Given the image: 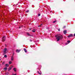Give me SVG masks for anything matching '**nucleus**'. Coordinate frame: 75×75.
<instances>
[{"label":"nucleus","mask_w":75,"mask_h":75,"mask_svg":"<svg viewBox=\"0 0 75 75\" xmlns=\"http://www.w3.org/2000/svg\"><path fill=\"white\" fill-rule=\"evenodd\" d=\"M55 37H57L56 39L57 40V41H59L60 40H62L63 38V37H62V35L58 37H57V36H55Z\"/></svg>","instance_id":"nucleus-1"},{"label":"nucleus","mask_w":75,"mask_h":75,"mask_svg":"<svg viewBox=\"0 0 75 75\" xmlns=\"http://www.w3.org/2000/svg\"><path fill=\"white\" fill-rule=\"evenodd\" d=\"M2 42H4L5 40H6V36H4L2 38Z\"/></svg>","instance_id":"nucleus-2"},{"label":"nucleus","mask_w":75,"mask_h":75,"mask_svg":"<svg viewBox=\"0 0 75 75\" xmlns=\"http://www.w3.org/2000/svg\"><path fill=\"white\" fill-rule=\"evenodd\" d=\"M7 48H5L4 49V52L5 54H6V51H7Z\"/></svg>","instance_id":"nucleus-3"},{"label":"nucleus","mask_w":75,"mask_h":75,"mask_svg":"<svg viewBox=\"0 0 75 75\" xmlns=\"http://www.w3.org/2000/svg\"><path fill=\"white\" fill-rule=\"evenodd\" d=\"M13 68V66H11V67H10L9 68H8V71H10V70H11V68Z\"/></svg>","instance_id":"nucleus-4"},{"label":"nucleus","mask_w":75,"mask_h":75,"mask_svg":"<svg viewBox=\"0 0 75 75\" xmlns=\"http://www.w3.org/2000/svg\"><path fill=\"white\" fill-rule=\"evenodd\" d=\"M73 36V35L72 34L69 35V36L67 37L68 38H70V37H71Z\"/></svg>","instance_id":"nucleus-5"},{"label":"nucleus","mask_w":75,"mask_h":75,"mask_svg":"<svg viewBox=\"0 0 75 75\" xmlns=\"http://www.w3.org/2000/svg\"><path fill=\"white\" fill-rule=\"evenodd\" d=\"M20 51H21V50H16V52H17L18 53L19 52H20Z\"/></svg>","instance_id":"nucleus-6"},{"label":"nucleus","mask_w":75,"mask_h":75,"mask_svg":"<svg viewBox=\"0 0 75 75\" xmlns=\"http://www.w3.org/2000/svg\"><path fill=\"white\" fill-rule=\"evenodd\" d=\"M67 30H64V31H63V33L64 34H67Z\"/></svg>","instance_id":"nucleus-7"},{"label":"nucleus","mask_w":75,"mask_h":75,"mask_svg":"<svg viewBox=\"0 0 75 75\" xmlns=\"http://www.w3.org/2000/svg\"><path fill=\"white\" fill-rule=\"evenodd\" d=\"M13 56L12 55V56L11 58V61H13V59H14V57H13Z\"/></svg>","instance_id":"nucleus-8"},{"label":"nucleus","mask_w":75,"mask_h":75,"mask_svg":"<svg viewBox=\"0 0 75 75\" xmlns=\"http://www.w3.org/2000/svg\"><path fill=\"white\" fill-rule=\"evenodd\" d=\"M42 24H40V25L38 26V27H42Z\"/></svg>","instance_id":"nucleus-9"},{"label":"nucleus","mask_w":75,"mask_h":75,"mask_svg":"<svg viewBox=\"0 0 75 75\" xmlns=\"http://www.w3.org/2000/svg\"><path fill=\"white\" fill-rule=\"evenodd\" d=\"M7 69V67H5L4 68V70L6 71Z\"/></svg>","instance_id":"nucleus-10"},{"label":"nucleus","mask_w":75,"mask_h":75,"mask_svg":"<svg viewBox=\"0 0 75 75\" xmlns=\"http://www.w3.org/2000/svg\"><path fill=\"white\" fill-rule=\"evenodd\" d=\"M24 50L25 52L27 53V50L25 48H24Z\"/></svg>","instance_id":"nucleus-11"},{"label":"nucleus","mask_w":75,"mask_h":75,"mask_svg":"<svg viewBox=\"0 0 75 75\" xmlns=\"http://www.w3.org/2000/svg\"><path fill=\"white\" fill-rule=\"evenodd\" d=\"M27 34L29 36H31V35L30 34L28 33H27Z\"/></svg>","instance_id":"nucleus-12"},{"label":"nucleus","mask_w":75,"mask_h":75,"mask_svg":"<svg viewBox=\"0 0 75 75\" xmlns=\"http://www.w3.org/2000/svg\"><path fill=\"white\" fill-rule=\"evenodd\" d=\"M8 66H9V65L8 64H6L5 67H8Z\"/></svg>","instance_id":"nucleus-13"},{"label":"nucleus","mask_w":75,"mask_h":75,"mask_svg":"<svg viewBox=\"0 0 75 75\" xmlns=\"http://www.w3.org/2000/svg\"><path fill=\"white\" fill-rule=\"evenodd\" d=\"M32 31L33 33H35V29H33V30H32Z\"/></svg>","instance_id":"nucleus-14"},{"label":"nucleus","mask_w":75,"mask_h":75,"mask_svg":"<svg viewBox=\"0 0 75 75\" xmlns=\"http://www.w3.org/2000/svg\"><path fill=\"white\" fill-rule=\"evenodd\" d=\"M67 42H68V44H69L70 42H71L69 41V40H68L67 41Z\"/></svg>","instance_id":"nucleus-15"},{"label":"nucleus","mask_w":75,"mask_h":75,"mask_svg":"<svg viewBox=\"0 0 75 75\" xmlns=\"http://www.w3.org/2000/svg\"><path fill=\"white\" fill-rule=\"evenodd\" d=\"M29 10H28L27 11H26L25 12V13H28V12H29Z\"/></svg>","instance_id":"nucleus-16"},{"label":"nucleus","mask_w":75,"mask_h":75,"mask_svg":"<svg viewBox=\"0 0 75 75\" xmlns=\"http://www.w3.org/2000/svg\"><path fill=\"white\" fill-rule=\"evenodd\" d=\"M13 70H14V71H16V68H14L13 69Z\"/></svg>","instance_id":"nucleus-17"},{"label":"nucleus","mask_w":75,"mask_h":75,"mask_svg":"<svg viewBox=\"0 0 75 75\" xmlns=\"http://www.w3.org/2000/svg\"><path fill=\"white\" fill-rule=\"evenodd\" d=\"M9 74L8 72H7L5 74V75H8Z\"/></svg>","instance_id":"nucleus-18"},{"label":"nucleus","mask_w":75,"mask_h":75,"mask_svg":"<svg viewBox=\"0 0 75 75\" xmlns=\"http://www.w3.org/2000/svg\"><path fill=\"white\" fill-rule=\"evenodd\" d=\"M5 63V62H3L2 63V65H4V64Z\"/></svg>","instance_id":"nucleus-19"},{"label":"nucleus","mask_w":75,"mask_h":75,"mask_svg":"<svg viewBox=\"0 0 75 75\" xmlns=\"http://www.w3.org/2000/svg\"><path fill=\"white\" fill-rule=\"evenodd\" d=\"M56 22H57V21H54L53 22V23H56Z\"/></svg>","instance_id":"nucleus-20"},{"label":"nucleus","mask_w":75,"mask_h":75,"mask_svg":"<svg viewBox=\"0 0 75 75\" xmlns=\"http://www.w3.org/2000/svg\"><path fill=\"white\" fill-rule=\"evenodd\" d=\"M4 57L5 58H7V55H5L4 56Z\"/></svg>","instance_id":"nucleus-21"},{"label":"nucleus","mask_w":75,"mask_h":75,"mask_svg":"<svg viewBox=\"0 0 75 75\" xmlns=\"http://www.w3.org/2000/svg\"><path fill=\"white\" fill-rule=\"evenodd\" d=\"M65 28V26H64L62 28L64 29V28Z\"/></svg>","instance_id":"nucleus-22"},{"label":"nucleus","mask_w":75,"mask_h":75,"mask_svg":"<svg viewBox=\"0 0 75 75\" xmlns=\"http://www.w3.org/2000/svg\"><path fill=\"white\" fill-rule=\"evenodd\" d=\"M11 63H12L10 61V62H9V64H11Z\"/></svg>","instance_id":"nucleus-23"},{"label":"nucleus","mask_w":75,"mask_h":75,"mask_svg":"<svg viewBox=\"0 0 75 75\" xmlns=\"http://www.w3.org/2000/svg\"><path fill=\"white\" fill-rule=\"evenodd\" d=\"M39 16H40V14H38V16L39 17Z\"/></svg>","instance_id":"nucleus-24"},{"label":"nucleus","mask_w":75,"mask_h":75,"mask_svg":"<svg viewBox=\"0 0 75 75\" xmlns=\"http://www.w3.org/2000/svg\"><path fill=\"white\" fill-rule=\"evenodd\" d=\"M38 73L39 74H40V75H41V74L40 73V72H38Z\"/></svg>","instance_id":"nucleus-25"},{"label":"nucleus","mask_w":75,"mask_h":75,"mask_svg":"<svg viewBox=\"0 0 75 75\" xmlns=\"http://www.w3.org/2000/svg\"><path fill=\"white\" fill-rule=\"evenodd\" d=\"M14 55V52H13V55Z\"/></svg>","instance_id":"nucleus-26"},{"label":"nucleus","mask_w":75,"mask_h":75,"mask_svg":"<svg viewBox=\"0 0 75 75\" xmlns=\"http://www.w3.org/2000/svg\"><path fill=\"white\" fill-rule=\"evenodd\" d=\"M30 42H32V40H30Z\"/></svg>","instance_id":"nucleus-27"},{"label":"nucleus","mask_w":75,"mask_h":75,"mask_svg":"<svg viewBox=\"0 0 75 75\" xmlns=\"http://www.w3.org/2000/svg\"><path fill=\"white\" fill-rule=\"evenodd\" d=\"M16 74H13L12 75H16Z\"/></svg>","instance_id":"nucleus-28"},{"label":"nucleus","mask_w":75,"mask_h":75,"mask_svg":"<svg viewBox=\"0 0 75 75\" xmlns=\"http://www.w3.org/2000/svg\"><path fill=\"white\" fill-rule=\"evenodd\" d=\"M74 37H75V33L74 34Z\"/></svg>","instance_id":"nucleus-29"},{"label":"nucleus","mask_w":75,"mask_h":75,"mask_svg":"<svg viewBox=\"0 0 75 75\" xmlns=\"http://www.w3.org/2000/svg\"><path fill=\"white\" fill-rule=\"evenodd\" d=\"M58 30L59 31H60V29H59Z\"/></svg>","instance_id":"nucleus-30"},{"label":"nucleus","mask_w":75,"mask_h":75,"mask_svg":"<svg viewBox=\"0 0 75 75\" xmlns=\"http://www.w3.org/2000/svg\"><path fill=\"white\" fill-rule=\"evenodd\" d=\"M66 45H67V43H66Z\"/></svg>","instance_id":"nucleus-31"},{"label":"nucleus","mask_w":75,"mask_h":75,"mask_svg":"<svg viewBox=\"0 0 75 75\" xmlns=\"http://www.w3.org/2000/svg\"><path fill=\"white\" fill-rule=\"evenodd\" d=\"M21 28V27H19V28Z\"/></svg>","instance_id":"nucleus-32"},{"label":"nucleus","mask_w":75,"mask_h":75,"mask_svg":"<svg viewBox=\"0 0 75 75\" xmlns=\"http://www.w3.org/2000/svg\"><path fill=\"white\" fill-rule=\"evenodd\" d=\"M30 29V30H31V29Z\"/></svg>","instance_id":"nucleus-33"},{"label":"nucleus","mask_w":75,"mask_h":75,"mask_svg":"<svg viewBox=\"0 0 75 75\" xmlns=\"http://www.w3.org/2000/svg\"><path fill=\"white\" fill-rule=\"evenodd\" d=\"M1 59H0V61H1Z\"/></svg>","instance_id":"nucleus-34"}]
</instances>
